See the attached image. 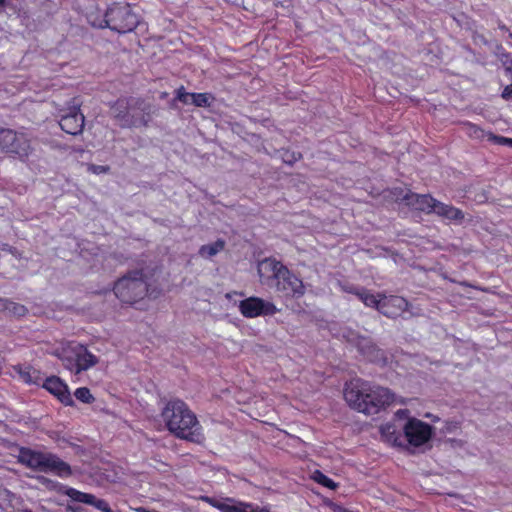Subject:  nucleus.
I'll return each instance as SVG.
<instances>
[{"label": "nucleus", "mask_w": 512, "mask_h": 512, "mask_svg": "<svg viewBox=\"0 0 512 512\" xmlns=\"http://www.w3.org/2000/svg\"><path fill=\"white\" fill-rule=\"evenodd\" d=\"M346 402L355 410L366 415L377 414L394 400V395L384 387H371L360 380L347 384L344 390Z\"/></svg>", "instance_id": "f257e3e1"}, {"label": "nucleus", "mask_w": 512, "mask_h": 512, "mask_svg": "<svg viewBox=\"0 0 512 512\" xmlns=\"http://www.w3.org/2000/svg\"><path fill=\"white\" fill-rule=\"evenodd\" d=\"M162 418L168 430L175 436L194 443L204 440L195 414L183 401H169L162 411Z\"/></svg>", "instance_id": "f03ea898"}, {"label": "nucleus", "mask_w": 512, "mask_h": 512, "mask_svg": "<svg viewBox=\"0 0 512 512\" xmlns=\"http://www.w3.org/2000/svg\"><path fill=\"white\" fill-rule=\"evenodd\" d=\"M111 116L121 128L147 127L153 107L140 98H122L111 105Z\"/></svg>", "instance_id": "7ed1b4c3"}, {"label": "nucleus", "mask_w": 512, "mask_h": 512, "mask_svg": "<svg viewBox=\"0 0 512 512\" xmlns=\"http://www.w3.org/2000/svg\"><path fill=\"white\" fill-rule=\"evenodd\" d=\"M258 273L261 279L273 278L277 291L287 296L301 297L305 293V287L301 279L275 259H264L258 264Z\"/></svg>", "instance_id": "20e7f679"}, {"label": "nucleus", "mask_w": 512, "mask_h": 512, "mask_svg": "<svg viewBox=\"0 0 512 512\" xmlns=\"http://www.w3.org/2000/svg\"><path fill=\"white\" fill-rule=\"evenodd\" d=\"M17 458L18 462L22 465L39 472H53L59 476H68L71 474L70 466L51 453H44L22 447L19 450Z\"/></svg>", "instance_id": "39448f33"}, {"label": "nucleus", "mask_w": 512, "mask_h": 512, "mask_svg": "<svg viewBox=\"0 0 512 512\" xmlns=\"http://www.w3.org/2000/svg\"><path fill=\"white\" fill-rule=\"evenodd\" d=\"M113 290L116 297L122 302L132 304L144 298L148 287L142 271L134 270L120 278L115 283Z\"/></svg>", "instance_id": "423d86ee"}, {"label": "nucleus", "mask_w": 512, "mask_h": 512, "mask_svg": "<svg viewBox=\"0 0 512 512\" xmlns=\"http://www.w3.org/2000/svg\"><path fill=\"white\" fill-rule=\"evenodd\" d=\"M58 356L64 367L76 375L98 363V358L80 344L64 348Z\"/></svg>", "instance_id": "0eeeda50"}, {"label": "nucleus", "mask_w": 512, "mask_h": 512, "mask_svg": "<svg viewBox=\"0 0 512 512\" xmlns=\"http://www.w3.org/2000/svg\"><path fill=\"white\" fill-rule=\"evenodd\" d=\"M108 28L118 33L133 31L138 23V16L132 11L130 5L113 3L106 10Z\"/></svg>", "instance_id": "6e6552de"}, {"label": "nucleus", "mask_w": 512, "mask_h": 512, "mask_svg": "<svg viewBox=\"0 0 512 512\" xmlns=\"http://www.w3.org/2000/svg\"><path fill=\"white\" fill-rule=\"evenodd\" d=\"M59 113V125L64 132L71 135L82 133L85 117L80 112V103L76 99H73L68 107L62 108Z\"/></svg>", "instance_id": "1a4fd4ad"}, {"label": "nucleus", "mask_w": 512, "mask_h": 512, "mask_svg": "<svg viewBox=\"0 0 512 512\" xmlns=\"http://www.w3.org/2000/svg\"><path fill=\"white\" fill-rule=\"evenodd\" d=\"M403 431L409 444L415 447L425 444L432 436V427L416 418L408 419Z\"/></svg>", "instance_id": "9d476101"}, {"label": "nucleus", "mask_w": 512, "mask_h": 512, "mask_svg": "<svg viewBox=\"0 0 512 512\" xmlns=\"http://www.w3.org/2000/svg\"><path fill=\"white\" fill-rule=\"evenodd\" d=\"M239 309L243 316L247 318H254L261 315H273L278 311L274 304L258 297H250L242 300L239 304Z\"/></svg>", "instance_id": "9b49d317"}, {"label": "nucleus", "mask_w": 512, "mask_h": 512, "mask_svg": "<svg viewBox=\"0 0 512 512\" xmlns=\"http://www.w3.org/2000/svg\"><path fill=\"white\" fill-rule=\"evenodd\" d=\"M408 307V302L400 296H384L379 306V312L383 315L395 318L403 313Z\"/></svg>", "instance_id": "f8f14e48"}, {"label": "nucleus", "mask_w": 512, "mask_h": 512, "mask_svg": "<svg viewBox=\"0 0 512 512\" xmlns=\"http://www.w3.org/2000/svg\"><path fill=\"white\" fill-rule=\"evenodd\" d=\"M401 199L405 201L407 205L426 213H432L437 203V200L430 195L412 192H407Z\"/></svg>", "instance_id": "ddd939ff"}, {"label": "nucleus", "mask_w": 512, "mask_h": 512, "mask_svg": "<svg viewBox=\"0 0 512 512\" xmlns=\"http://www.w3.org/2000/svg\"><path fill=\"white\" fill-rule=\"evenodd\" d=\"M43 387L55 395L63 404L71 406L74 401L70 395L67 385L56 376L49 377L43 383Z\"/></svg>", "instance_id": "4468645a"}, {"label": "nucleus", "mask_w": 512, "mask_h": 512, "mask_svg": "<svg viewBox=\"0 0 512 512\" xmlns=\"http://www.w3.org/2000/svg\"><path fill=\"white\" fill-rule=\"evenodd\" d=\"M433 213L450 221L461 222L464 219V213L460 209L444 204L438 200Z\"/></svg>", "instance_id": "2eb2a0df"}, {"label": "nucleus", "mask_w": 512, "mask_h": 512, "mask_svg": "<svg viewBox=\"0 0 512 512\" xmlns=\"http://www.w3.org/2000/svg\"><path fill=\"white\" fill-rule=\"evenodd\" d=\"M31 151L30 141L23 134H17L15 141H13L11 147L7 150L8 153L15 154L20 159L27 158Z\"/></svg>", "instance_id": "dca6fc26"}, {"label": "nucleus", "mask_w": 512, "mask_h": 512, "mask_svg": "<svg viewBox=\"0 0 512 512\" xmlns=\"http://www.w3.org/2000/svg\"><path fill=\"white\" fill-rule=\"evenodd\" d=\"M211 504L222 512H245V509H248V503L233 499L211 500Z\"/></svg>", "instance_id": "f3484780"}, {"label": "nucleus", "mask_w": 512, "mask_h": 512, "mask_svg": "<svg viewBox=\"0 0 512 512\" xmlns=\"http://www.w3.org/2000/svg\"><path fill=\"white\" fill-rule=\"evenodd\" d=\"M225 248V241L218 239L214 243L202 245L199 248L198 254L203 258H211Z\"/></svg>", "instance_id": "a211bd4d"}, {"label": "nucleus", "mask_w": 512, "mask_h": 512, "mask_svg": "<svg viewBox=\"0 0 512 512\" xmlns=\"http://www.w3.org/2000/svg\"><path fill=\"white\" fill-rule=\"evenodd\" d=\"M88 23L95 28H108V18L106 11L101 13L98 9L91 10L87 13Z\"/></svg>", "instance_id": "6ab92c4d"}, {"label": "nucleus", "mask_w": 512, "mask_h": 512, "mask_svg": "<svg viewBox=\"0 0 512 512\" xmlns=\"http://www.w3.org/2000/svg\"><path fill=\"white\" fill-rule=\"evenodd\" d=\"M66 495L69 496L73 501L85 503L88 505L95 506V502L98 500L93 494L84 493L74 488H69L66 491Z\"/></svg>", "instance_id": "aec40b11"}, {"label": "nucleus", "mask_w": 512, "mask_h": 512, "mask_svg": "<svg viewBox=\"0 0 512 512\" xmlns=\"http://www.w3.org/2000/svg\"><path fill=\"white\" fill-rule=\"evenodd\" d=\"M17 372H18L20 378L25 383H28V384H38V382L40 380L39 372L37 370L33 369V368H30V367H26V368L19 367L17 369Z\"/></svg>", "instance_id": "412c9836"}, {"label": "nucleus", "mask_w": 512, "mask_h": 512, "mask_svg": "<svg viewBox=\"0 0 512 512\" xmlns=\"http://www.w3.org/2000/svg\"><path fill=\"white\" fill-rule=\"evenodd\" d=\"M17 133L10 130L0 128V148L6 151L11 147L13 141H15Z\"/></svg>", "instance_id": "4be33fe9"}, {"label": "nucleus", "mask_w": 512, "mask_h": 512, "mask_svg": "<svg viewBox=\"0 0 512 512\" xmlns=\"http://www.w3.org/2000/svg\"><path fill=\"white\" fill-rule=\"evenodd\" d=\"M356 295L359 297V299L369 307H374L379 311L380 303L382 302L381 299H377V297L373 294H370L367 290H361V292H357Z\"/></svg>", "instance_id": "5701e85b"}, {"label": "nucleus", "mask_w": 512, "mask_h": 512, "mask_svg": "<svg viewBox=\"0 0 512 512\" xmlns=\"http://www.w3.org/2000/svg\"><path fill=\"white\" fill-rule=\"evenodd\" d=\"M312 479L318 484H321L331 490H335L338 487L337 483H335L332 479L328 478L319 470L313 472Z\"/></svg>", "instance_id": "b1692460"}, {"label": "nucleus", "mask_w": 512, "mask_h": 512, "mask_svg": "<svg viewBox=\"0 0 512 512\" xmlns=\"http://www.w3.org/2000/svg\"><path fill=\"white\" fill-rule=\"evenodd\" d=\"M3 307L6 310H8L10 313H12L18 317L24 316L27 312V309L25 306L15 303V302H7L6 304L3 305Z\"/></svg>", "instance_id": "393cba45"}, {"label": "nucleus", "mask_w": 512, "mask_h": 512, "mask_svg": "<svg viewBox=\"0 0 512 512\" xmlns=\"http://www.w3.org/2000/svg\"><path fill=\"white\" fill-rule=\"evenodd\" d=\"M192 104L197 107H206L210 105V96L207 93H193Z\"/></svg>", "instance_id": "a878e982"}, {"label": "nucleus", "mask_w": 512, "mask_h": 512, "mask_svg": "<svg viewBox=\"0 0 512 512\" xmlns=\"http://www.w3.org/2000/svg\"><path fill=\"white\" fill-rule=\"evenodd\" d=\"M74 395L79 401L84 403H91L94 401L93 395L90 393V390L86 387L76 389Z\"/></svg>", "instance_id": "bb28decb"}, {"label": "nucleus", "mask_w": 512, "mask_h": 512, "mask_svg": "<svg viewBox=\"0 0 512 512\" xmlns=\"http://www.w3.org/2000/svg\"><path fill=\"white\" fill-rule=\"evenodd\" d=\"M193 93L186 92L184 87L177 89L176 99L183 104H192Z\"/></svg>", "instance_id": "cd10ccee"}, {"label": "nucleus", "mask_w": 512, "mask_h": 512, "mask_svg": "<svg viewBox=\"0 0 512 512\" xmlns=\"http://www.w3.org/2000/svg\"><path fill=\"white\" fill-rule=\"evenodd\" d=\"M371 361H381L384 359L383 353L374 346L367 348V351H363Z\"/></svg>", "instance_id": "c85d7f7f"}, {"label": "nucleus", "mask_w": 512, "mask_h": 512, "mask_svg": "<svg viewBox=\"0 0 512 512\" xmlns=\"http://www.w3.org/2000/svg\"><path fill=\"white\" fill-rule=\"evenodd\" d=\"M487 139L489 141H492L499 145H508V146L512 147V139L511 138H506L503 136L494 135L493 133H488Z\"/></svg>", "instance_id": "c756f323"}, {"label": "nucleus", "mask_w": 512, "mask_h": 512, "mask_svg": "<svg viewBox=\"0 0 512 512\" xmlns=\"http://www.w3.org/2000/svg\"><path fill=\"white\" fill-rule=\"evenodd\" d=\"M489 132H485L484 130H482L481 128L475 126V125H471L469 127V135L475 139H484V138H487V134Z\"/></svg>", "instance_id": "7c9ffc66"}, {"label": "nucleus", "mask_w": 512, "mask_h": 512, "mask_svg": "<svg viewBox=\"0 0 512 512\" xmlns=\"http://www.w3.org/2000/svg\"><path fill=\"white\" fill-rule=\"evenodd\" d=\"M94 507L97 508L98 510H101L102 512H113L109 507L108 503L103 499H98L95 502Z\"/></svg>", "instance_id": "2f4dec72"}, {"label": "nucleus", "mask_w": 512, "mask_h": 512, "mask_svg": "<svg viewBox=\"0 0 512 512\" xmlns=\"http://www.w3.org/2000/svg\"><path fill=\"white\" fill-rule=\"evenodd\" d=\"M502 98L507 101L512 100V84L504 88L502 92Z\"/></svg>", "instance_id": "473e14b6"}, {"label": "nucleus", "mask_w": 512, "mask_h": 512, "mask_svg": "<svg viewBox=\"0 0 512 512\" xmlns=\"http://www.w3.org/2000/svg\"><path fill=\"white\" fill-rule=\"evenodd\" d=\"M245 512H269V510L248 504V509H245Z\"/></svg>", "instance_id": "72a5a7b5"}, {"label": "nucleus", "mask_w": 512, "mask_h": 512, "mask_svg": "<svg viewBox=\"0 0 512 512\" xmlns=\"http://www.w3.org/2000/svg\"><path fill=\"white\" fill-rule=\"evenodd\" d=\"M409 411L407 409H401L396 412V416L399 418H406L408 417Z\"/></svg>", "instance_id": "f704fd0d"}, {"label": "nucleus", "mask_w": 512, "mask_h": 512, "mask_svg": "<svg viewBox=\"0 0 512 512\" xmlns=\"http://www.w3.org/2000/svg\"><path fill=\"white\" fill-rule=\"evenodd\" d=\"M390 429H391V426H387L385 428H382V433L383 434H386V433L392 434L393 432H391Z\"/></svg>", "instance_id": "c9c22d12"}, {"label": "nucleus", "mask_w": 512, "mask_h": 512, "mask_svg": "<svg viewBox=\"0 0 512 512\" xmlns=\"http://www.w3.org/2000/svg\"><path fill=\"white\" fill-rule=\"evenodd\" d=\"M347 291L350 292V293H353L355 295H356L357 292H361V290H355V289H352V288L347 290Z\"/></svg>", "instance_id": "e433bc0d"}, {"label": "nucleus", "mask_w": 512, "mask_h": 512, "mask_svg": "<svg viewBox=\"0 0 512 512\" xmlns=\"http://www.w3.org/2000/svg\"><path fill=\"white\" fill-rule=\"evenodd\" d=\"M6 0H0V5H4Z\"/></svg>", "instance_id": "4c0bfd02"}, {"label": "nucleus", "mask_w": 512, "mask_h": 512, "mask_svg": "<svg viewBox=\"0 0 512 512\" xmlns=\"http://www.w3.org/2000/svg\"><path fill=\"white\" fill-rule=\"evenodd\" d=\"M510 37L512 38V34H510Z\"/></svg>", "instance_id": "58836bf2"}, {"label": "nucleus", "mask_w": 512, "mask_h": 512, "mask_svg": "<svg viewBox=\"0 0 512 512\" xmlns=\"http://www.w3.org/2000/svg\"><path fill=\"white\" fill-rule=\"evenodd\" d=\"M25 512H30V511H25Z\"/></svg>", "instance_id": "ea45409f"}]
</instances>
